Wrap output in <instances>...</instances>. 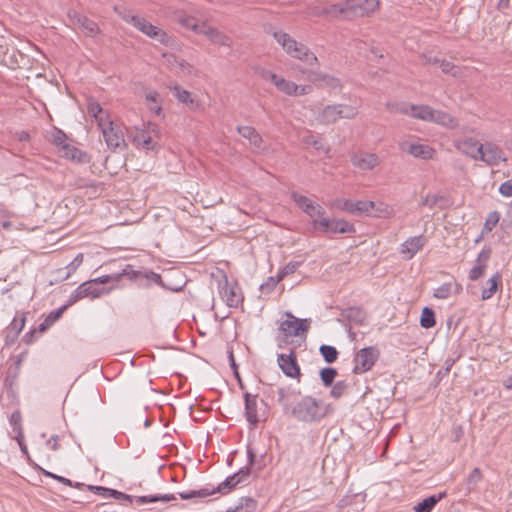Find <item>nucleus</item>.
<instances>
[{"label": "nucleus", "instance_id": "nucleus-1", "mask_svg": "<svg viewBox=\"0 0 512 512\" xmlns=\"http://www.w3.org/2000/svg\"><path fill=\"white\" fill-rule=\"evenodd\" d=\"M270 34L287 55L304 62L311 68L317 66L318 59L316 55L305 44L298 42L283 30L274 29Z\"/></svg>", "mask_w": 512, "mask_h": 512}, {"label": "nucleus", "instance_id": "nucleus-2", "mask_svg": "<svg viewBox=\"0 0 512 512\" xmlns=\"http://www.w3.org/2000/svg\"><path fill=\"white\" fill-rule=\"evenodd\" d=\"M89 490L93 491L95 494L102 496L103 498H109L113 497L118 500H126L132 503L133 501L137 505H144L148 503H155L158 501H162L164 503H167L169 501L175 500L176 497L173 494H159V495H149V496H131L128 494H125L123 492L102 487V486H93L89 485L87 486Z\"/></svg>", "mask_w": 512, "mask_h": 512}, {"label": "nucleus", "instance_id": "nucleus-3", "mask_svg": "<svg viewBox=\"0 0 512 512\" xmlns=\"http://www.w3.org/2000/svg\"><path fill=\"white\" fill-rule=\"evenodd\" d=\"M292 416L305 423L318 422L326 415L325 408L313 397H303L291 409Z\"/></svg>", "mask_w": 512, "mask_h": 512}, {"label": "nucleus", "instance_id": "nucleus-4", "mask_svg": "<svg viewBox=\"0 0 512 512\" xmlns=\"http://www.w3.org/2000/svg\"><path fill=\"white\" fill-rule=\"evenodd\" d=\"M358 109L347 104H333L325 106L317 115L320 124H333L340 119H353L357 116Z\"/></svg>", "mask_w": 512, "mask_h": 512}, {"label": "nucleus", "instance_id": "nucleus-5", "mask_svg": "<svg viewBox=\"0 0 512 512\" xmlns=\"http://www.w3.org/2000/svg\"><path fill=\"white\" fill-rule=\"evenodd\" d=\"M98 127L101 130L104 141L110 150L116 151L117 149L126 148L124 132L120 124L112 121L111 119H100Z\"/></svg>", "mask_w": 512, "mask_h": 512}, {"label": "nucleus", "instance_id": "nucleus-6", "mask_svg": "<svg viewBox=\"0 0 512 512\" xmlns=\"http://www.w3.org/2000/svg\"><path fill=\"white\" fill-rule=\"evenodd\" d=\"M136 29L145 34L146 36L155 39L161 44L169 45L172 38L161 28L154 26L146 18L138 15H132L127 19Z\"/></svg>", "mask_w": 512, "mask_h": 512}, {"label": "nucleus", "instance_id": "nucleus-7", "mask_svg": "<svg viewBox=\"0 0 512 512\" xmlns=\"http://www.w3.org/2000/svg\"><path fill=\"white\" fill-rule=\"evenodd\" d=\"M285 320L279 324V331L286 337H298L306 333L311 325V319H299L290 311L284 313Z\"/></svg>", "mask_w": 512, "mask_h": 512}, {"label": "nucleus", "instance_id": "nucleus-8", "mask_svg": "<svg viewBox=\"0 0 512 512\" xmlns=\"http://www.w3.org/2000/svg\"><path fill=\"white\" fill-rule=\"evenodd\" d=\"M380 356V351L375 346H369L359 350L354 357L355 374H362L368 372L375 365Z\"/></svg>", "mask_w": 512, "mask_h": 512}, {"label": "nucleus", "instance_id": "nucleus-9", "mask_svg": "<svg viewBox=\"0 0 512 512\" xmlns=\"http://www.w3.org/2000/svg\"><path fill=\"white\" fill-rule=\"evenodd\" d=\"M314 228L324 233H353L355 232L354 225L342 219H329L322 217L314 219Z\"/></svg>", "mask_w": 512, "mask_h": 512}, {"label": "nucleus", "instance_id": "nucleus-10", "mask_svg": "<svg viewBox=\"0 0 512 512\" xmlns=\"http://www.w3.org/2000/svg\"><path fill=\"white\" fill-rule=\"evenodd\" d=\"M218 289L221 298L229 307L236 308L242 303L243 296L240 288L237 284H229L225 275L218 281Z\"/></svg>", "mask_w": 512, "mask_h": 512}, {"label": "nucleus", "instance_id": "nucleus-11", "mask_svg": "<svg viewBox=\"0 0 512 512\" xmlns=\"http://www.w3.org/2000/svg\"><path fill=\"white\" fill-rule=\"evenodd\" d=\"M332 206L353 215H366V213L370 211V208L376 206V203L374 201L363 200L353 202L349 199L339 198L333 201Z\"/></svg>", "mask_w": 512, "mask_h": 512}, {"label": "nucleus", "instance_id": "nucleus-12", "mask_svg": "<svg viewBox=\"0 0 512 512\" xmlns=\"http://www.w3.org/2000/svg\"><path fill=\"white\" fill-rule=\"evenodd\" d=\"M481 155L478 156V160L486 163L489 166L498 165L501 162L506 161L503 150L496 144L486 142L480 147Z\"/></svg>", "mask_w": 512, "mask_h": 512}, {"label": "nucleus", "instance_id": "nucleus-13", "mask_svg": "<svg viewBox=\"0 0 512 512\" xmlns=\"http://www.w3.org/2000/svg\"><path fill=\"white\" fill-rule=\"evenodd\" d=\"M399 148L416 158L424 160L432 159L435 154V150L431 146L409 140L401 141Z\"/></svg>", "mask_w": 512, "mask_h": 512}, {"label": "nucleus", "instance_id": "nucleus-14", "mask_svg": "<svg viewBox=\"0 0 512 512\" xmlns=\"http://www.w3.org/2000/svg\"><path fill=\"white\" fill-rule=\"evenodd\" d=\"M104 292V288L97 286L95 280H90L82 283L77 289L71 294L68 304L72 305L79 299L90 297L92 299L99 297Z\"/></svg>", "mask_w": 512, "mask_h": 512}, {"label": "nucleus", "instance_id": "nucleus-15", "mask_svg": "<svg viewBox=\"0 0 512 512\" xmlns=\"http://www.w3.org/2000/svg\"><path fill=\"white\" fill-rule=\"evenodd\" d=\"M277 363L281 371L290 378L298 379L301 376L300 366L297 362V357L294 351L289 354H279Z\"/></svg>", "mask_w": 512, "mask_h": 512}, {"label": "nucleus", "instance_id": "nucleus-16", "mask_svg": "<svg viewBox=\"0 0 512 512\" xmlns=\"http://www.w3.org/2000/svg\"><path fill=\"white\" fill-rule=\"evenodd\" d=\"M68 17L72 25L81 29V31L88 37H95L100 32L96 22L84 15H81L77 11H69Z\"/></svg>", "mask_w": 512, "mask_h": 512}, {"label": "nucleus", "instance_id": "nucleus-17", "mask_svg": "<svg viewBox=\"0 0 512 512\" xmlns=\"http://www.w3.org/2000/svg\"><path fill=\"white\" fill-rule=\"evenodd\" d=\"M453 145L459 152L473 160H478V156L481 155L480 147L482 144L472 137L456 138L453 140Z\"/></svg>", "mask_w": 512, "mask_h": 512}, {"label": "nucleus", "instance_id": "nucleus-18", "mask_svg": "<svg viewBox=\"0 0 512 512\" xmlns=\"http://www.w3.org/2000/svg\"><path fill=\"white\" fill-rule=\"evenodd\" d=\"M380 6V0H350V17H366Z\"/></svg>", "mask_w": 512, "mask_h": 512}, {"label": "nucleus", "instance_id": "nucleus-19", "mask_svg": "<svg viewBox=\"0 0 512 512\" xmlns=\"http://www.w3.org/2000/svg\"><path fill=\"white\" fill-rule=\"evenodd\" d=\"M351 163L362 171L372 170L380 164V158L374 153L358 152L351 156Z\"/></svg>", "mask_w": 512, "mask_h": 512}, {"label": "nucleus", "instance_id": "nucleus-20", "mask_svg": "<svg viewBox=\"0 0 512 512\" xmlns=\"http://www.w3.org/2000/svg\"><path fill=\"white\" fill-rule=\"evenodd\" d=\"M199 35L206 36L209 41L219 46L230 47L232 44V40L229 36L221 32L217 28L207 25L206 23H202V28L200 30Z\"/></svg>", "mask_w": 512, "mask_h": 512}, {"label": "nucleus", "instance_id": "nucleus-21", "mask_svg": "<svg viewBox=\"0 0 512 512\" xmlns=\"http://www.w3.org/2000/svg\"><path fill=\"white\" fill-rule=\"evenodd\" d=\"M490 255L491 250L489 248H484L481 250L477 256L476 264L469 271L470 280L476 281L484 276Z\"/></svg>", "mask_w": 512, "mask_h": 512}, {"label": "nucleus", "instance_id": "nucleus-22", "mask_svg": "<svg viewBox=\"0 0 512 512\" xmlns=\"http://www.w3.org/2000/svg\"><path fill=\"white\" fill-rule=\"evenodd\" d=\"M426 244V238L423 235L408 238L402 243L400 253L405 255L406 259H411Z\"/></svg>", "mask_w": 512, "mask_h": 512}, {"label": "nucleus", "instance_id": "nucleus-23", "mask_svg": "<svg viewBox=\"0 0 512 512\" xmlns=\"http://www.w3.org/2000/svg\"><path fill=\"white\" fill-rule=\"evenodd\" d=\"M170 90H171L173 96L179 102L185 104L188 108H190L192 110H196V109L200 108L201 104H200L199 99L192 96V94L189 91L183 89L181 86H179V85L171 86Z\"/></svg>", "mask_w": 512, "mask_h": 512}, {"label": "nucleus", "instance_id": "nucleus-24", "mask_svg": "<svg viewBox=\"0 0 512 512\" xmlns=\"http://www.w3.org/2000/svg\"><path fill=\"white\" fill-rule=\"evenodd\" d=\"M245 401V416L246 420L253 426H256L260 419L257 414V395H252L248 392L244 394Z\"/></svg>", "mask_w": 512, "mask_h": 512}, {"label": "nucleus", "instance_id": "nucleus-25", "mask_svg": "<svg viewBox=\"0 0 512 512\" xmlns=\"http://www.w3.org/2000/svg\"><path fill=\"white\" fill-rule=\"evenodd\" d=\"M430 122L438 124L448 129H455L459 126L456 118L451 116L449 113L441 110H433Z\"/></svg>", "mask_w": 512, "mask_h": 512}, {"label": "nucleus", "instance_id": "nucleus-26", "mask_svg": "<svg viewBox=\"0 0 512 512\" xmlns=\"http://www.w3.org/2000/svg\"><path fill=\"white\" fill-rule=\"evenodd\" d=\"M175 21L187 30L193 31L196 34H200L202 23L199 24L197 19L185 12H178L175 15Z\"/></svg>", "mask_w": 512, "mask_h": 512}, {"label": "nucleus", "instance_id": "nucleus-27", "mask_svg": "<svg viewBox=\"0 0 512 512\" xmlns=\"http://www.w3.org/2000/svg\"><path fill=\"white\" fill-rule=\"evenodd\" d=\"M487 288H484L481 293L482 300H489L493 297V295L498 291L499 286L501 285V274L495 273L487 280Z\"/></svg>", "mask_w": 512, "mask_h": 512}, {"label": "nucleus", "instance_id": "nucleus-28", "mask_svg": "<svg viewBox=\"0 0 512 512\" xmlns=\"http://www.w3.org/2000/svg\"><path fill=\"white\" fill-rule=\"evenodd\" d=\"M277 402L283 406L285 410L288 409L289 404L295 399L299 392H296L290 387H279L276 391Z\"/></svg>", "mask_w": 512, "mask_h": 512}, {"label": "nucleus", "instance_id": "nucleus-29", "mask_svg": "<svg viewBox=\"0 0 512 512\" xmlns=\"http://www.w3.org/2000/svg\"><path fill=\"white\" fill-rule=\"evenodd\" d=\"M237 131L243 138L248 139L255 147L259 148L261 146L262 138L253 127L239 126Z\"/></svg>", "mask_w": 512, "mask_h": 512}, {"label": "nucleus", "instance_id": "nucleus-30", "mask_svg": "<svg viewBox=\"0 0 512 512\" xmlns=\"http://www.w3.org/2000/svg\"><path fill=\"white\" fill-rule=\"evenodd\" d=\"M315 81L319 82V86L329 88L331 91H339L341 82L338 78L328 74H317Z\"/></svg>", "mask_w": 512, "mask_h": 512}, {"label": "nucleus", "instance_id": "nucleus-31", "mask_svg": "<svg viewBox=\"0 0 512 512\" xmlns=\"http://www.w3.org/2000/svg\"><path fill=\"white\" fill-rule=\"evenodd\" d=\"M132 141L136 146L145 150L154 149L151 136L144 130H137L136 134L132 137Z\"/></svg>", "mask_w": 512, "mask_h": 512}, {"label": "nucleus", "instance_id": "nucleus-32", "mask_svg": "<svg viewBox=\"0 0 512 512\" xmlns=\"http://www.w3.org/2000/svg\"><path fill=\"white\" fill-rule=\"evenodd\" d=\"M444 495L445 493H440L439 495H432L425 498L414 507L415 512H431Z\"/></svg>", "mask_w": 512, "mask_h": 512}, {"label": "nucleus", "instance_id": "nucleus-33", "mask_svg": "<svg viewBox=\"0 0 512 512\" xmlns=\"http://www.w3.org/2000/svg\"><path fill=\"white\" fill-rule=\"evenodd\" d=\"M87 111H88V114L90 116H92L96 123H97V126H99V120H108L110 119L108 113L106 111H104L101 107V105L94 101V100H90L88 102V105H87Z\"/></svg>", "mask_w": 512, "mask_h": 512}, {"label": "nucleus", "instance_id": "nucleus-34", "mask_svg": "<svg viewBox=\"0 0 512 512\" xmlns=\"http://www.w3.org/2000/svg\"><path fill=\"white\" fill-rule=\"evenodd\" d=\"M433 108L428 105H413L412 104V111H411V117L430 122V119L432 117Z\"/></svg>", "mask_w": 512, "mask_h": 512}, {"label": "nucleus", "instance_id": "nucleus-35", "mask_svg": "<svg viewBox=\"0 0 512 512\" xmlns=\"http://www.w3.org/2000/svg\"><path fill=\"white\" fill-rule=\"evenodd\" d=\"M275 87L278 91L288 96H296L297 84L293 81L287 80L282 76H279Z\"/></svg>", "mask_w": 512, "mask_h": 512}, {"label": "nucleus", "instance_id": "nucleus-36", "mask_svg": "<svg viewBox=\"0 0 512 512\" xmlns=\"http://www.w3.org/2000/svg\"><path fill=\"white\" fill-rule=\"evenodd\" d=\"M66 309V306H62L57 310L50 312V314L44 319L42 323L39 324L38 330L40 332H45L50 326H52L62 315L63 311Z\"/></svg>", "mask_w": 512, "mask_h": 512}, {"label": "nucleus", "instance_id": "nucleus-37", "mask_svg": "<svg viewBox=\"0 0 512 512\" xmlns=\"http://www.w3.org/2000/svg\"><path fill=\"white\" fill-rule=\"evenodd\" d=\"M376 206L374 208H370L369 212L366 213L367 216H373V217H383L387 218L390 217L392 214V208L382 202H375Z\"/></svg>", "mask_w": 512, "mask_h": 512}, {"label": "nucleus", "instance_id": "nucleus-38", "mask_svg": "<svg viewBox=\"0 0 512 512\" xmlns=\"http://www.w3.org/2000/svg\"><path fill=\"white\" fill-rule=\"evenodd\" d=\"M453 287L457 292L459 288L457 283H444L434 290L433 296L437 299H447L453 293Z\"/></svg>", "mask_w": 512, "mask_h": 512}, {"label": "nucleus", "instance_id": "nucleus-39", "mask_svg": "<svg viewBox=\"0 0 512 512\" xmlns=\"http://www.w3.org/2000/svg\"><path fill=\"white\" fill-rule=\"evenodd\" d=\"M436 324L435 312L429 307H424L420 317V325L423 328L429 329Z\"/></svg>", "mask_w": 512, "mask_h": 512}, {"label": "nucleus", "instance_id": "nucleus-40", "mask_svg": "<svg viewBox=\"0 0 512 512\" xmlns=\"http://www.w3.org/2000/svg\"><path fill=\"white\" fill-rule=\"evenodd\" d=\"M215 491H216L215 489L210 490L208 488H203V489H199V490L180 492L179 496L183 500H190L193 498H205V497L210 496L213 493H215Z\"/></svg>", "mask_w": 512, "mask_h": 512}, {"label": "nucleus", "instance_id": "nucleus-41", "mask_svg": "<svg viewBox=\"0 0 512 512\" xmlns=\"http://www.w3.org/2000/svg\"><path fill=\"white\" fill-rule=\"evenodd\" d=\"M303 142L307 145H311L317 151H324L325 153L329 152V147H326L320 137L309 133L303 137Z\"/></svg>", "mask_w": 512, "mask_h": 512}, {"label": "nucleus", "instance_id": "nucleus-42", "mask_svg": "<svg viewBox=\"0 0 512 512\" xmlns=\"http://www.w3.org/2000/svg\"><path fill=\"white\" fill-rule=\"evenodd\" d=\"M319 351L325 362L329 364L334 363L339 355L337 349L330 345H321Z\"/></svg>", "mask_w": 512, "mask_h": 512}, {"label": "nucleus", "instance_id": "nucleus-43", "mask_svg": "<svg viewBox=\"0 0 512 512\" xmlns=\"http://www.w3.org/2000/svg\"><path fill=\"white\" fill-rule=\"evenodd\" d=\"M387 109L391 113H400L404 115H410L412 111V104L402 102V103H387L386 104Z\"/></svg>", "mask_w": 512, "mask_h": 512}, {"label": "nucleus", "instance_id": "nucleus-44", "mask_svg": "<svg viewBox=\"0 0 512 512\" xmlns=\"http://www.w3.org/2000/svg\"><path fill=\"white\" fill-rule=\"evenodd\" d=\"M337 375V371L336 369L332 368V367H326V368H323L321 371H320V377H321V380L323 382V384L328 387V386H331L332 383L334 382V379Z\"/></svg>", "mask_w": 512, "mask_h": 512}, {"label": "nucleus", "instance_id": "nucleus-45", "mask_svg": "<svg viewBox=\"0 0 512 512\" xmlns=\"http://www.w3.org/2000/svg\"><path fill=\"white\" fill-rule=\"evenodd\" d=\"M500 220V214L497 211H492L488 214L483 226V232H491Z\"/></svg>", "mask_w": 512, "mask_h": 512}, {"label": "nucleus", "instance_id": "nucleus-46", "mask_svg": "<svg viewBox=\"0 0 512 512\" xmlns=\"http://www.w3.org/2000/svg\"><path fill=\"white\" fill-rule=\"evenodd\" d=\"M291 198L298 205L303 212H306L307 209L313 204V201L304 195H300L297 192H292Z\"/></svg>", "mask_w": 512, "mask_h": 512}, {"label": "nucleus", "instance_id": "nucleus-47", "mask_svg": "<svg viewBox=\"0 0 512 512\" xmlns=\"http://www.w3.org/2000/svg\"><path fill=\"white\" fill-rule=\"evenodd\" d=\"M25 325V316L23 313L16 315L10 323V331L18 336Z\"/></svg>", "mask_w": 512, "mask_h": 512}, {"label": "nucleus", "instance_id": "nucleus-48", "mask_svg": "<svg viewBox=\"0 0 512 512\" xmlns=\"http://www.w3.org/2000/svg\"><path fill=\"white\" fill-rule=\"evenodd\" d=\"M344 316L352 321L357 323H362L364 321V314L360 308L351 307L346 309Z\"/></svg>", "mask_w": 512, "mask_h": 512}, {"label": "nucleus", "instance_id": "nucleus-49", "mask_svg": "<svg viewBox=\"0 0 512 512\" xmlns=\"http://www.w3.org/2000/svg\"><path fill=\"white\" fill-rule=\"evenodd\" d=\"M59 151L62 153L63 157L72 160H80L79 155H81V151L68 143H66L61 149H59Z\"/></svg>", "mask_w": 512, "mask_h": 512}, {"label": "nucleus", "instance_id": "nucleus-50", "mask_svg": "<svg viewBox=\"0 0 512 512\" xmlns=\"http://www.w3.org/2000/svg\"><path fill=\"white\" fill-rule=\"evenodd\" d=\"M305 213L312 219V223L314 224V219H320L324 217L325 210L321 205L313 202V204L309 207V209H307Z\"/></svg>", "mask_w": 512, "mask_h": 512}, {"label": "nucleus", "instance_id": "nucleus-51", "mask_svg": "<svg viewBox=\"0 0 512 512\" xmlns=\"http://www.w3.org/2000/svg\"><path fill=\"white\" fill-rule=\"evenodd\" d=\"M238 484H239V477L236 474H233L232 476H229L228 478H226V480L218 486L217 491L224 492L226 489L230 490Z\"/></svg>", "mask_w": 512, "mask_h": 512}, {"label": "nucleus", "instance_id": "nucleus-52", "mask_svg": "<svg viewBox=\"0 0 512 512\" xmlns=\"http://www.w3.org/2000/svg\"><path fill=\"white\" fill-rule=\"evenodd\" d=\"M347 388H348L347 382H345V381H338L332 387V389L330 391V395L333 398L338 399V398H340L341 396L344 395V393L346 392Z\"/></svg>", "mask_w": 512, "mask_h": 512}, {"label": "nucleus", "instance_id": "nucleus-53", "mask_svg": "<svg viewBox=\"0 0 512 512\" xmlns=\"http://www.w3.org/2000/svg\"><path fill=\"white\" fill-rule=\"evenodd\" d=\"M482 480V473L479 468H474L467 478L469 489L474 488Z\"/></svg>", "mask_w": 512, "mask_h": 512}, {"label": "nucleus", "instance_id": "nucleus-54", "mask_svg": "<svg viewBox=\"0 0 512 512\" xmlns=\"http://www.w3.org/2000/svg\"><path fill=\"white\" fill-rule=\"evenodd\" d=\"M67 136L66 134L59 130L55 129L52 133V143L57 146L59 149H61L67 142H66Z\"/></svg>", "mask_w": 512, "mask_h": 512}, {"label": "nucleus", "instance_id": "nucleus-55", "mask_svg": "<svg viewBox=\"0 0 512 512\" xmlns=\"http://www.w3.org/2000/svg\"><path fill=\"white\" fill-rule=\"evenodd\" d=\"M170 58L173 59L172 63H175L178 65V67L180 68L182 73H184L186 75H191L193 73L192 65L189 64L188 62H186L185 60L179 59L174 55H171Z\"/></svg>", "mask_w": 512, "mask_h": 512}, {"label": "nucleus", "instance_id": "nucleus-56", "mask_svg": "<svg viewBox=\"0 0 512 512\" xmlns=\"http://www.w3.org/2000/svg\"><path fill=\"white\" fill-rule=\"evenodd\" d=\"M259 75L260 77L265 80V81H269L270 83H272L274 86L279 78V75H277L276 73L268 70V69H261L259 71Z\"/></svg>", "mask_w": 512, "mask_h": 512}, {"label": "nucleus", "instance_id": "nucleus-57", "mask_svg": "<svg viewBox=\"0 0 512 512\" xmlns=\"http://www.w3.org/2000/svg\"><path fill=\"white\" fill-rule=\"evenodd\" d=\"M83 254L82 253H78L75 258L67 265V269H68V274H67V277L70 275V273L72 272H75L76 269L82 264L83 262Z\"/></svg>", "mask_w": 512, "mask_h": 512}, {"label": "nucleus", "instance_id": "nucleus-58", "mask_svg": "<svg viewBox=\"0 0 512 512\" xmlns=\"http://www.w3.org/2000/svg\"><path fill=\"white\" fill-rule=\"evenodd\" d=\"M280 280L279 276L277 278L270 277L267 282L261 284L260 289L262 293H269L273 291Z\"/></svg>", "mask_w": 512, "mask_h": 512}, {"label": "nucleus", "instance_id": "nucleus-59", "mask_svg": "<svg viewBox=\"0 0 512 512\" xmlns=\"http://www.w3.org/2000/svg\"><path fill=\"white\" fill-rule=\"evenodd\" d=\"M299 262H290L288 263L279 273V279H283L285 276L294 273L299 267Z\"/></svg>", "mask_w": 512, "mask_h": 512}, {"label": "nucleus", "instance_id": "nucleus-60", "mask_svg": "<svg viewBox=\"0 0 512 512\" xmlns=\"http://www.w3.org/2000/svg\"><path fill=\"white\" fill-rule=\"evenodd\" d=\"M337 6H338L339 15H342L345 18L351 19V17H350V0H344L342 2H339V3H337Z\"/></svg>", "mask_w": 512, "mask_h": 512}, {"label": "nucleus", "instance_id": "nucleus-61", "mask_svg": "<svg viewBox=\"0 0 512 512\" xmlns=\"http://www.w3.org/2000/svg\"><path fill=\"white\" fill-rule=\"evenodd\" d=\"M243 508H245L248 512H254L256 507H257V503L254 499L252 498H242L240 500V503H239Z\"/></svg>", "mask_w": 512, "mask_h": 512}, {"label": "nucleus", "instance_id": "nucleus-62", "mask_svg": "<svg viewBox=\"0 0 512 512\" xmlns=\"http://www.w3.org/2000/svg\"><path fill=\"white\" fill-rule=\"evenodd\" d=\"M499 192L505 197H512V179L503 182L499 187Z\"/></svg>", "mask_w": 512, "mask_h": 512}, {"label": "nucleus", "instance_id": "nucleus-63", "mask_svg": "<svg viewBox=\"0 0 512 512\" xmlns=\"http://www.w3.org/2000/svg\"><path fill=\"white\" fill-rule=\"evenodd\" d=\"M434 62L440 65V68L444 73H453V69L455 68L453 63L446 60H439L436 57L434 58Z\"/></svg>", "mask_w": 512, "mask_h": 512}, {"label": "nucleus", "instance_id": "nucleus-64", "mask_svg": "<svg viewBox=\"0 0 512 512\" xmlns=\"http://www.w3.org/2000/svg\"><path fill=\"white\" fill-rule=\"evenodd\" d=\"M10 423L13 426L14 430H17V429H19V426H22L21 425V414L19 411H15L11 414Z\"/></svg>", "mask_w": 512, "mask_h": 512}]
</instances>
